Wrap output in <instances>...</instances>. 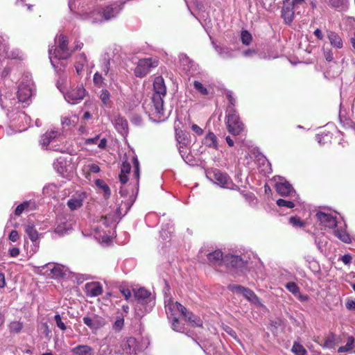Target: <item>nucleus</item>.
Returning a JSON list of instances; mask_svg holds the SVG:
<instances>
[{"instance_id": "1", "label": "nucleus", "mask_w": 355, "mask_h": 355, "mask_svg": "<svg viewBox=\"0 0 355 355\" xmlns=\"http://www.w3.org/2000/svg\"><path fill=\"white\" fill-rule=\"evenodd\" d=\"M154 93L151 102L144 107L146 112L155 121H163L168 118L167 112L164 106V98L166 95V87L162 76H157L153 82Z\"/></svg>"}, {"instance_id": "2", "label": "nucleus", "mask_w": 355, "mask_h": 355, "mask_svg": "<svg viewBox=\"0 0 355 355\" xmlns=\"http://www.w3.org/2000/svg\"><path fill=\"white\" fill-rule=\"evenodd\" d=\"M134 296L139 304L144 306V311L141 313L136 309V314L138 317H142L146 313L151 311L155 304V296L144 288L134 289Z\"/></svg>"}, {"instance_id": "3", "label": "nucleus", "mask_w": 355, "mask_h": 355, "mask_svg": "<svg viewBox=\"0 0 355 355\" xmlns=\"http://www.w3.org/2000/svg\"><path fill=\"white\" fill-rule=\"evenodd\" d=\"M67 37L60 35L58 38V45L54 49L53 53H52V49H49V59L54 68L56 67L55 60H65L71 55L72 51L67 47Z\"/></svg>"}, {"instance_id": "4", "label": "nucleus", "mask_w": 355, "mask_h": 355, "mask_svg": "<svg viewBox=\"0 0 355 355\" xmlns=\"http://www.w3.org/2000/svg\"><path fill=\"white\" fill-rule=\"evenodd\" d=\"M33 87V84L31 77L28 75H24L18 87L17 98L19 102L28 103L31 100Z\"/></svg>"}, {"instance_id": "5", "label": "nucleus", "mask_w": 355, "mask_h": 355, "mask_svg": "<svg viewBox=\"0 0 355 355\" xmlns=\"http://www.w3.org/2000/svg\"><path fill=\"white\" fill-rule=\"evenodd\" d=\"M116 348L119 355H135L141 349L137 340L134 337L124 338Z\"/></svg>"}, {"instance_id": "6", "label": "nucleus", "mask_w": 355, "mask_h": 355, "mask_svg": "<svg viewBox=\"0 0 355 355\" xmlns=\"http://www.w3.org/2000/svg\"><path fill=\"white\" fill-rule=\"evenodd\" d=\"M207 177L223 188L235 189L238 187L235 185L230 177L218 169H214L208 173Z\"/></svg>"}, {"instance_id": "7", "label": "nucleus", "mask_w": 355, "mask_h": 355, "mask_svg": "<svg viewBox=\"0 0 355 355\" xmlns=\"http://www.w3.org/2000/svg\"><path fill=\"white\" fill-rule=\"evenodd\" d=\"M158 64L159 60L156 58L140 59L135 69V75L139 78L144 77L150 73L151 69L157 67Z\"/></svg>"}, {"instance_id": "8", "label": "nucleus", "mask_w": 355, "mask_h": 355, "mask_svg": "<svg viewBox=\"0 0 355 355\" xmlns=\"http://www.w3.org/2000/svg\"><path fill=\"white\" fill-rule=\"evenodd\" d=\"M227 115V125L230 133L239 135L243 130V124L232 108L229 107Z\"/></svg>"}, {"instance_id": "9", "label": "nucleus", "mask_w": 355, "mask_h": 355, "mask_svg": "<svg viewBox=\"0 0 355 355\" xmlns=\"http://www.w3.org/2000/svg\"><path fill=\"white\" fill-rule=\"evenodd\" d=\"M124 3H119L115 2L113 4L109 5L107 6H105L99 12V15L101 17V19H97L95 18L93 21L94 23L98 22V21H102L103 19L104 20H110L112 18L116 17L119 13L121 12V10L123 8V5Z\"/></svg>"}, {"instance_id": "10", "label": "nucleus", "mask_w": 355, "mask_h": 355, "mask_svg": "<svg viewBox=\"0 0 355 355\" xmlns=\"http://www.w3.org/2000/svg\"><path fill=\"white\" fill-rule=\"evenodd\" d=\"M85 93V89L83 86H78L67 91L64 94V97L69 103L75 105L79 103L84 98Z\"/></svg>"}, {"instance_id": "11", "label": "nucleus", "mask_w": 355, "mask_h": 355, "mask_svg": "<svg viewBox=\"0 0 355 355\" xmlns=\"http://www.w3.org/2000/svg\"><path fill=\"white\" fill-rule=\"evenodd\" d=\"M227 288L234 293L242 294L248 300L254 304L259 303V297L252 290L248 288L236 284H230Z\"/></svg>"}, {"instance_id": "12", "label": "nucleus", "mask_w": 355, "mask_h": 355, "mask_svg": "<svg viewBox=\"0 0 355 355\" xmlns=\"http://www.w3.org/2000/svg\"><path fill=\"white\" fill-rule=\"evenodd\" d=\"M61 136V132L57 130H51L46 132L41 136L40 144L42 149L47 150L49 146L58 139Z\"/></svg>"}, {"instance_id": "13", "label": "nucleus", "mask_w": 355, "mask_h": 355, "mask_svg": "<svg viewBox=\"0 0 355 355\" xmlns=\"http://www.w3.org/2000/svg\"><path fill=\"white\" fill-rule=\"evenodd\" d=\"M315 216L320 225L325 227L333 229L337 226L336 218L331 214L318 211Z\"/></svg>"}, {"instance_id": "14", "label": "nucleus", "mask_w": 355, "mask_h": 355, "mask_svg": "<svg viewBox=\"0 0 355 355\" xmlns=\"http://www.w3.org/2000/svg\"><path fill=\"white\" fill-rule=\"evenodd\" d=\"M70 166V161L64 157H58L53 163L55 170L63 177L73 170V168H69Z\"/></svg>"}, {"instance_id": "15", "label": "nucleus", "mask_w": 355, "mask_h": 355, "mask_svg": "<svg viewBox=\"0 0 355 355\" xmlns=\"http://www.w3.org/2000/svg\"><path fill=\"white\" fill-rule=\"evenodd\" d=\"M295 14L296 12L291 4V0H284L282 8V17L284 19V22L286 24H291L294 19Z\"/></svg>"}, {"instance_id": "16", "label": "nucleus", "mask_w": 355, "mask_h": 355, "mask_svg": "<svg viewBox=\"0 0 355 355\" xmlns=\"http://www.w3.org/2000/svg\"><path fill=\"white\" fill-rule=\"evenodd\" d=\"M86 198L85 192L78 191L67 201V205L71 210H76L83 206Z\"/></svg>"}, {"instance_id": "17", "label": "nucleus", "mask_w": 355, "mask_h": 355, "mask_svg": "<svg viewBox=\"0 0 355 355\" xmlns=\"http://www.w3.org/2000/svg\"><path fill=\"white\" fill-rule=\"evenodd\" d=\"M166 303V312L168 319H172L175 315V312L184 313L186 308L178 302H173L171 300H168Z\"/></svg>"}, {"instance_id": "18", "label": "nucleus", "mask_w": 355, "mask_h": 355, "mask_svg": "<svg viewBox=\"0 0 355 355\" xmlns=\"http://www.w3.org/2000/svg\"><path fill=\"white\" fill-rule=\"evenodd\" d=\"M85 291L89 297H97L103 293V287L98 282H88L85 284Z\"/></svg>"}, {"instance_id": "19", "label": "nucleus", "mask_w": 355, "mask_h": 355, "mask_svg": "<svg viewBox=\"0 0 355 355\" xmlns=\"http://www.w3.org/2000/svg\"><path fill=\"white\" fill-rule=\"evenodd\" d=\"M243 260L236 255L227 254L225 256L224 264L227 268H239L244 266Z\"/></svg>"}, {"instance_id": "20", "label": "nucleus", "mask_w": 355, "mask_h": 355, "mask_svg": "<svg viewBox=\"0 0 355 355\" xmlns=\"http://www.w3.org/2000/svg\"><path fill=\"white\" fill-rule=\"evenodd\" d=\"M209 263L214 266H220L224 264L225 256L223 252L218 250L207 254Z\"/></svg>"}, {"instance_id": "21", "label": "nucleus", "mask_w": 355, "mask_h": 355, "mask_svg": "<svg viewBox=\"0 0 355 355\" xmlns=\"http://www.w3.org/2000/svg\"><path fill=\"white\" fill-rule=\"evenodd\" d=\"M83 320L84 324L92 329H99L104 324L103 319L97 315L85 316Z\"/></svg>"}, {"instance_id": "22", "label": "nucleus", "mask_w": 355, "mask_h": 355, "mask_svg": "<svg viewBox=\"0 0 355 355\" xmlns=\"http://www.w3.org/2000/svg\"><path fill=\"white\" fill-rule=\"evenodd\" d=\"M276 189L278 193L282 196H293V195H295V191L288 182L277 183Z\"/></svg>"}, {"instance_id": "23", "label": "nucleus", "mask_w": 355, "mask_h": 355, "mask_svg": "<svg viewBox=\"0 0 355 355\" xmlns=\"http://www.w3.org/2000/svg\"><path fill=\"white\" fill-rule=\"evenodd\" d=\"M215 50L223 59H231L235 57L234 51L225 46H216Z\"/></svg>"}, {"instance_id": "24", "label": "nucleus", "mask_w": 355, "mask_h": 355, "mask_svg": "<svg viewBox=\"0 0 355 355\" xmlns=\"http://www.w3.org/2000/svg\"><path fill=\"white\" fill-rule=\"evenodd\" d=\"M115 128L122 135L128 133V121L124 118L119 116L115 118L114 122Z\"/></svg>"}, {"instance_id": "25", "label": "nucleus", "mask_w": 355, "mask_h": 355, "mask_svg": "<svg viewBox=\"0 0 355 355\" xmlns=\"http://www.w3.org/2000/svg\"><path fill=\"white\" fill-rule=\"evenodd\" d=\"M327 36L331 46L337 49H341L343 47V40L336 33L331 31H327Z\"/></svg>"}, {"instance_id": "26", "label": "nucleus", "mask_w": 355, "mask_h": 355, "mask_svg": "<svg viewBox=\"0 0 355 355\" xmlns=\"http://www.w3.org/2000/svg\"><path fill=\"white\" fill-rule=\"evenodd\" d=\"M182 315L185 318V319L189 322L192 326L195 327H202V320L193 314L192 313L188 311L187 309L184 311V313H182Z\"/></svg>"}, {"instance_id": "27", "label": "nucleus", "mask_w": 355, "mask_h": 355, "mask_svg": "<svg viewBox=\"0 0 355 355\" xmlns=\"http://www.w3.org/2000/svg\"><path fill=\"white\" fill-rule=\"evenodd\" d=\"M130 164L126 161L123 162L121 166V173L119 175L120 182L122 184H125L128 182V175L130 173Z\"/></svg>"}, {"instance_id": "28", "label": "nucleus", "mask_w": 355, "mask_h": 355, "mask_svg": "<svg viewBox=\"0 0 355 355\" xmlns=\"http://www.w3.org/2000/svg\"><path fill=\"white\" fill-rule=\"evenodd\" d=\"M25 232L28 234L29 239L34 243L35 249L38 248L37 240L39 239V234L35 227L32 225H28L25 227Z\"/></svg>"}, {"instance_id": "29", "label": "nucleus", "mask_w": 355, "mask_h": 355, "mask_svg": "<svg viewBox=\"0 0 355 355\" xmlns=\"http://www.w3.org/2000/svg\"><path fill=\"white\" fill-rule=\"evenodd\" d=\"M75 355H93V349L91 347L85 345H80L71 349Z\"/></svg>"}, {"instance_id": "30", "label": "nucleus", "mask_w": 355, "mask_h": 355, "mask_svg": "<svg viewBox=\"0 0 355 355\" xmlns=\"http://www.w3.org/2000/svg\"><path fill=\"white\" fill-rule=\"evenodd\" d=\"M175 137L178 144V147L183 148L187 147L190 144V140L188 138L187 134L182 130L176 131Z\"/></svg>"}, {"instance_id": "31", "label": "nucleus", "mask_w": 355, "mask_h": 355, "mask_svg": "<svg viewBox=\"0 0 355 355\" xmlns=\"http://www.w3.org/2000/svg\"><path fill=\"white\" fill-rule=\"evenodd\" d=\"M180 62L183 69L186 71H190L194 67V62L189 59L186 54L179 55Z\"/></svg>"}, {"instance_id": "32", "label": "nucleus", "mask_w": 355, "mask_h": 355, "mask_svg": "<svg viewBox=\"0 0 355 355\" xmlns=\"http://www.w3.org/2000/svg\"><path fill=\"white\" fill-rule=\"evenodd\" d=\"M204 144L209 148H213L216 150L218 149L217 137L212 132H209L205 139Z\"/></svg>"}, {"instance_id": "33", "label": "nucleus", "mask_w": 355, "mask_h": 355, "mask_svg": "<svg viewBox=\"0 0 355 355\" xmlns=\"http://www.w3.org/2000/svg\"><path fill=\"white\" fill-rule=\"evenodd\" d=\"M96 186L101 192L103 193L105 198H108L111 195V191L109 186L103 180L97 179L95 181Z\"/></svg>"}, {"instance_id": "34", "label": "nucleus", "mask_w": 355, "mask_h": 355, "mask_svg": "<svg viewBox=\"0 0 355 355\" xmlns=\"http://www.w3.org/2000/svg\"><path fill=\"white\" fill-rule=\"evenodd\" d=\"M98 355H119L116 347H114L109 345H102L98 351Z\"/></svg>"}, {"instance_id": "35", "label": "nucleus", "mask_w": 355, "mask_h": 355, "mask_svg": "<svg viewBox=\"0 0 355 355\" xmlns=\"http://www.w3.org/2000/svg\"><path fill=\"white\" fill-rule=\"evenodd\" d=\"M291 4L293 7L296 14H300L304 12L306 2L305 0H292L291 1Z\"/></svg>"}, {"instance_id": "36", "label": "nucleus", "mask_w": 355, "mask_h": 355, "mask_svg": "<svg viewBox=\"0 0 355 355\" xmlns=\"http://www.w3.org/2000/svg\"><path fill=\"white\" fill-rule=\"evenodd\" d=\"M110 58L108 55H105L101 64V70L105 76L112 78V73H110Z\"/></svg>"}, {"instance_id": "37", "label": "nucleus", "mask_w": 355, "mask_h": 355, "mask_svg": "<svg viewBox=\"0 0 355 355\" xmlns=\"http://www.w3.org/2000/svg\"><path fill=\"white\" fill-rule=\"evenodd\" d=\"M24 327L23 322L17 320L12 321L8 324V329L12 334H19Z\"/></svg>"}, {"instance_id": "38", "label": "nucleus", "mask_w": 355, "mask_h": 355, "mask_svg": "<svg viewBox=\"0 0 355 355\" xmlns=\"http://www.w3.org/2000/svg\"><path fill=\"white\" fill-rule=\"evenodd\" d=\"M48 266L51 272V274L55 277H62L64 275L63 266L58 264H48Z\"/></svg>"}, {"instance_id": "39", "label": "nucleus", "mask_w": 355, "mask_h": 355, "mask_svg": "<svg viewBox=\"0 0 355 355\" xmlns=\"http://www.w3.org/2000/svg\"><path fill=\"white\" fill-rule=\"evenodd\" d=\"M119 211V210H116V211L114 214H109L107 216H105L102 219V223L105 226H109L110 224L116 223L119 218V214L118 213Z\"/></svg>"}, {"instance_id": "40", "label": "nucleus", "mask_w": 355, "mask_h": 355, "mask_svg": "<svg viewBox=\"0 0 355 355\" xmlns=\"http://www.w3.org/2000/svg\"><path fill=\"white\" fill-rule=\"evenodd\" d=\"M132 162H133V167H134L133 176L135 180V184H138L139 180V175H140V171H139V162L137 157H133Z\"/></svg>"}, {"instance_id": "41", "label": "nucleus", "mask_w": 355, "mask_h": 355, "mask_svg": "<svg viewBox=\"0 0 355 355\" xmlns=\"http://www.w3.org/2000/svg\"><path fill=\"white\" fill-rule=\"evenodd\" d=\"M354 339L352 336H349L347 339V344L345 346H341L338 348L339 353L347 352L353 348Z\"/></svg>"}, {"instance_id": "42", "label": "nucleus", "mask_w": 355, "mask_h": 355, "mask_svg": "<svg viewBox=\"0 0 355 355\" xmlns=\"http://www.w3.org/2000/svg\"><path fill=\"white\" fill-rule=\"evenodd\" d=\"M8 49V37L0 33V53H6Z\"/></svg>"}, {"instance_id": "43", "label": "nucleus", "mask_w": 355, "mask_h": 355, "mask_svg": "<svg viewBox=\"0 0 355 355\" xmlns=\"http://www.w3.org/2000/svg\"><path fill=\"white\" fill-rule=\"evenodd\" d=\"M172 320L171 322V328L178 332L184 333V327L182 325V324L180 322L178 319L175 317L171 319Z\"/></svg>"}, {"instance_id": "44", "label": "nucleus", "mask_w": 355, "mask_h": 355, "mask_svg": "<svg viewBox=\"0 0 355 355\" xmlns=\"http://www.w3.org/2000/svg\"><path fill=\"white\" fill-rule=\"evenodd\" d=\"M241 40L243 44L248 46L252 40V35L248 31H242L241 33Z\"/></svg>"}, {"instance_id": "45", "label": "nucleus", "mask_w": 355, "mask_h": 355, "mask_svg": "<svg viewBox=\"0 0 355 355\" xmlns=\"http://www.w3.org/2000/svg\"><path fill=\"white\" fill-rule=\"evenodd\" d=\"M330 6L333 8H337V9H342L343 8L346 3H347V0H328Z\"/></svg>"}, {"instance_id": "46", "label": "nucleus", "mask_w": 355, "mask_h": 355, "mask_svg": "<svg viewBox=\"0 0 355 355\" xmlns=\"http://www.w3.org/2000/svg\"><path fill=\"white\" fill-rule=\"evenodd\" d=\"M292 352L295 353L296 355H305L306 353V350L304 347L297 343H295L292 347Z\"/></svg>"}, {"instance_id": "47", "label": "nucleus", "mask_w": 355, "mask_h": 355, "mask_svg": "<svg viewBox=\"0 0 355 355\" xmlns=\"http://www.w3.org/2000/svg\"><path fill=\"white\" fill-rule=\"evenodd\" d=\"M285 286L294 295L297 296L300 294V288L295 282H288Z\"/></svg>"}, {"instance_id": "48", "label": "nucleus", "mask_w": 355, "mask_h": 355, "mask_svg": "<svg viewBox=\"0 0 355 355\" xmlns=\"http://www.w3.org/2000/svg\"><path fill=\"white\" fill-rule=\"evenodd\" d=\"M335 234L339 239L345 243H349L350 241L349 234L345 231L336 230L335 231Z\"/></svg>"}, {"instance_id": "49", "label": "nucleus", "mask_w": 355, "mask_h": 355, "mask_svg": "<svg viewBox=\"0 0 355 355\" xmlns=\"http://www.w3.org/2000/svg\"><path fill=\"white\" fill-rule=\"evenodd\" d=\"M194 88L202 95H207L208 94V90L207 89L204 87V85L199 81H194L193 83Z\"/></svg>"}, {"instance_id": "50", "label": "nucleus", "mask_w": 355, "mask_h": 355, "mask_svg": "<svg viewBox=\"0 0 355 355\" xmlns=\"http://www.w3.org/2000/svg\"><path fill=\"white\" fill-rule=\"evenodd\" d=\"M30 205V202L26 201L23 203L19 205L15 211V214L16 216H20L22 212L28 209Z\"/></svg>"}, {"instance_id": "51", "label": "nucleus", "mask_w": 355, "mask_h": 355, "mask_svg": "<svg viewBox=\"0 0 355 355\" xmlns=\"http://www.w3.org/2000/svg\"><path fill=\"white\" fill-rule=\"evenodd\" d=\"M100 98L105 105H107L110 103V94L107 89L102 90Z\"/></svg>"}, {"instance_id": "52", "label": "nucleus", "mask_w": 355, "mask_h": 355, "mask_svg": "<svg viewBox=\"0 0 355 355\" xmlns=\"http://www.w3.org/2000/svg\"><path fill=\"white\" fill-rule=\"evenodd\" d=\"M124 325V319L123 317H117L116 321L114 322L113 324V329L116 331H119L122 329Z\"/></svg>"}, {"instance_id": "53", "label": "nucleus", "mask_w": 355, "mask_h": 355, "mask_svg": "<svg viewBox=\"0 0 355 355\" xmlns=\"http://www.w3.org/2000/svg\"><path fill=\"white\" fill-rule=\"evenodd\" d=\"M277 205L279 207H286L288 208H293L295 206V204L293 201L286 200L284 199H279L277 200Z\"/></svg>"}, {"instance_id": "54", "label": "nucleus", "mask_w": 355, "mask_h": 355, "mask_svg": "<svg viewBox=\"0 0 355 355\" xmlns=\"http://www.w3.org/2000/svg\"><path fill=\"white\" fill-rule=\"evenodd\" d=\"M54 320L56 324V326L60 328L62 331H65L67 329L66 325L62 321V318L59 314H56L54 316Z\"/></svg>"}, {"instance_id": "55", "label": "nucleus", "mask_w": 355, "mask_h": 355, "mask_svg": "<svg viewBox=\"0 0 355 355\" xmlns=\"http://www.w3.org/2000/svg\"><path fill=\"white\" fill-rule=\"evenodd\" d=\"M172 227H167V228H162L160 231V236L164 239L166 240L168 238L171 237V234L172 233Z\"/></svg>"}, {"instance_id": "56", "label": "nucleus", "mask_w": 355, "mask_h": 355, "mask_svg": "<svg viewBox=\"0 0 355 355\" xmlns=\"http://www.w3.org/2000/svg\"><path fill=\"white\" fill-rule=\"evenodd\" d=\"M290 223L294 227H303L304 223L297 217L292 216L289 218Z\"/></svg>"}, {"instance_id": "57", "label": "nucleus", "mask_w": 355, "mask_h": 355, "mask_svg": "<svg viewBox=\"0 0 355 355\" xmlns=\"http://www.w3.org/2000/svg\"><path fill=\"white\" fill-rule=\"evenodd\" d=\"M335 337L334 335H331L327 338L324 341V347L328 348H332L334 346Z\"/></svg>"}, {"instance_id": "58", "label": "nucleus", "mask_w": 355, "mask_h": 355, "mask_svg": "<svg viewBox=\"0 0 355 355\" xmlns=\"http://www.w3.org/2000/svg\"><path fill=\"white\" fill-rule=\"evenodd\" d=\"M223 329L224 331L227 334H229L230 336H231L232 338H234L236 340H237L238 342H239V340L238 339L237 336H236V334L235 332V331L231 328L229 326H225V327H223Z\"/></svg>"}, {"instance_id": "59", "label": "nucleus", "mask_w": 355, "mask_h": 355, "mask_svg": "<svg viewBox=\"0 0 355 355\" xmlns=\"http://www.w3.org/2000/svg\"><path fill=\"white\" fill-rule=\"evenodd\" d=\"M345 307L349 311H355V300L347 299L345 302Z\"/></svg>"}, {"instance_id": "60", "label": "nucleus", "mask_w": 355, "mask_h": 355, "mask_svg": "<svg viewBox=\"0 0 355 355\" xmlns=\"http://www.w3.org/2000/svg\"><path fill=\"white\" fill-rule=\"evenodd\" d=\"M119 290L126 300H128L130 298L132 293L129 288H125V287H121Z\"/></svg>"}, {"instance_id": "61", "label": "nucleus", "mask_w": 355, "mask_h": 355, "mask_svg": "<svg viewBox=\"0 0 355 355\" xmlns=\"http://www.w3.org/2000/svg\"><path fill=\"white\" fill-rule=\"evenodd\" d=\"M257 54V51L255 49H248L243 51V55L245 58H252Z\"/></svg>"}, {"instance_id": "62", "label": "nucleus", "mask_w": 355, "mask_h": 355, "mask_svg": "<svg viewBox=\"0 0 355 355\" xmlns=\"http://www.w3.org/2000/svg\"><path fill=\"white\" fill-rule=\"evenodd\" d=\"M191 128L192 131L198 136H200L203 134V130L196 124H193Z\"/></svg>"}, {"instance_id": "63", "label": "nucleus", "mask_w": 355, "mask_h": 355, "mask_svg": "<svg viewBox=\"0 0 355 355\" xmlns=\"http://www.w3.org/2000/svg\"><path fill=\"white\" fill-rule=\"evenodd\" d=\"M9 239L12 242L17 241L19 239V234L17 231L12 230L9 234Z\"/></svg>"}, {"instance_id": "64", "label": "nucleus", "mask_w": 355, "mask_h": 355, "mask_svg": "<svg viewBox=\"0 0 355 355\" xmlns=\"http://www.w3.org/2000/svg\"><path fill=\"white\" fill-rule=\"evenodd\" d=\"M90 172L97 173L100 171V167L96 164H90L87 166Z\"/></svg>"}]
</instances>
